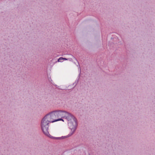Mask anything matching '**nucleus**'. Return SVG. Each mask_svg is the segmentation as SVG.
Instances as JSON below:
<instances>
[{"instance_id": "2", "label": "nucleus", "mask_w": 155, "mask_h": 155, "mask_svg": "<svg viewBox=\"0 0 155 155\" xmlns=\"http://www.w3.org/2000/svg\"><path fill=\"white\" fill-rule=\"evenodd\" d=\"M50 122L46 119H45V117L42 119L41 123V126L42 129L44 134L50 138H52L51 136L49 134L48 131L49 124Z\"/></svg>"}, {"instance_id": "5", "label": "nucleus", "mask_w": 155, "mask_h": 155, "mask_svg": "<svg viewBox=\"0 0 155 155\" xmlns=\"http://www.w3.org/2000/svg\"><path fill=\"white\" fill-rule=\"evenodd\" d=\"M55 139H60V137H56V138H55Z\"/></svg>"}, {"instance_id": "4", "label": "nucleus", "mask_w": 155, "mask_h": 155, "mask_svg": "<svg viewBox=\"0 0 155 155\" xmlns=\"http://www.w3.org/2000/svg\"><path fill=\"white\" fill-rule=\"evenodd\" d=\"M63 60H67L68 59L66 58H64Z\"/></svg>"}, {"instance_id": "1", "label": "nucleus", "mask_w": 155, "mask_h": 155, "mask_svg": "<svg viewBox=\"0 0 155 155\" xmlns=\"http://www.w3.org/2000/svg\"><path fill=\"white\" fill-rule=\"evenodd\" d=\"M44 117L45 119L50 123L60 120L64 121L62 118H65L68 122V126L72 133L76 130L77 124L76 120L73 116L67 112L61 110L55 111L47 114Z\"/></svg>"}, {"instance_id": "3", "label": "nucleus", "mask_w": 155, "mask_h": 155, "mask_svg": "<svg viewBox=\"0 0 155 155\" xmlns=\"http://www.w3.org/2000/svg\"><path fill=\"white\" fill-rule=\"evenodd\" d=\"M63 59H64V58H63L62 57H60L58 59V62H62L63 61Z\"/></svg>"}]
</instances>
